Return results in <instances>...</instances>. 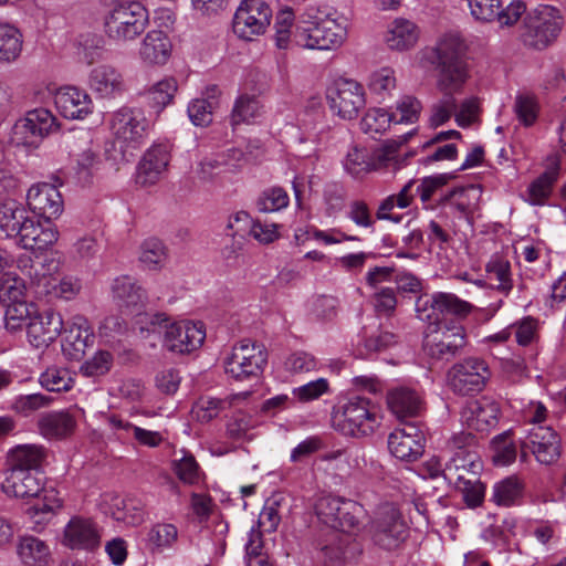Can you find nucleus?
<instances>
[{"label":"nucleus","instance_id":"1","mask_svg":"<svg viewBox=\"0 0 566 566\" xmlns=\"http://www.w3.org/2000/svg\"><path fill=\"white\" fill-rule=\"evenodd\" d=\"M434 51L440 70L439 87L443 96L432 105L429 123L432 127H438L455 115L458 105L453 93L467 81L468 70L464 60L465 44L459 35L446 34Z\"/></svg>","mask_w":566,"mask_h":566},{"label":"nucleus","instance_id":"2","mask_svg":"<svg viewBox=\"0 0 566 566\" xmlns=\"http://www.w3.org/2000/svg\"><path fill=\"white\" fill-rule=\"evenodd\" d=\"M146 321L147 326L140 327L153 333L164 331V346L174 353L186 354L199 348L206 332L201 322H170L165 313L139 315L138 323Z\"/></svg>","mask_w":566,"mask_h":566},{"label":"nucleus","instance_id":"3","mask_svg":"<svg viewBox=\"0 0 566 566\" xmlns=\"http://www.w3.org/2000/svg\"><path fill=\"white\" fill-rule=\"evenodd\" d=\"M106 8L104 27L106 34L120 42L139 36L148 25V11L135 0H104Z\"/></svg>","mask_w":566,"mask_h":566},{"label":"nucleus","instance_id":"4","mask_svg":"<svg viewBox=\"0 0 566 566\" xmlns=\"http://www.w3.org/2000/svg\"><path fill=\"white\" fill-rule=\"evenodd\" d=\"M314 509L318 521L332 530L354 537L363 530L366 512L355 501L323 495L317 499Z\"/></svg>","mask_w":566,"mask_h":566},{"label":"nucleus","instance_id":"5","mask_svg":"<svg viewBox=\"0 0 566 566\" xmlns=\"http://www.w3.org/2000/svg\"><path fill=\"white\" fill-rule=\"evenodd\" d=\"M334 420L337 430L355 438L373 434L380 424L378 407L360 396L348 399L336 412Z\"/></svg>","mask_w":566,"mask_h":566},{"label":"nucleus","instance_id":"6","mask_svg":"<svg viewBox=\"0 0 566 566\" xmlns=\"http://www.w3.org/2000/svg\"><path fill=\"white\" fill-rule=\"evenodd\" d=\"M468 344L465 328L457 321L429 324L423 337V352L436 360H451Z\"/></svg>","mask_w":566,"mask_h":566},{"label":"nucleus","instance_id":"7","mask_svg":"<svg viewBox=\"0 0 566 566\" xmlns=\"http://www.w3.org/2000/svg\"><path fill=\"white\" fill-rule=\"evenodd\" d=\"M268 364V350L256 340L244 338L233 345L224 359V369L235 380L258 378Z\"/></svg>","mask_w":566,"mask_h":566},{"label":"nucleus","instance_id":"8","mask_svg":"<svg viewBox=\"0 0 566 566\" xmlns=\"http://www.w3.org/2000/svg\"><path fill=\"white\" fill-rule=\"evenodd\" d=\"M473 305L459 298L455 294L436 292L420 295L416 301L417 317L429 324L449 323L448 317L465 318Z\"/></svg>","mask_w":566,"mask_h":566},{"label":"nucleus","instance_id":"9","mask_svg":"<svg viewBox=\"0 0 566 566\" xmlns=\"http://www.w3.org/2000/svg\"><path fill=\"white\" fill-rule=\"evenodd\" d=\"M108 126L114 142L126 151L137 149L145 140L149 123L139 108L122 107L114 112L108 119Z\"/></svg>","mask_w":566,"mask_h":566},{"label":"nucleus","instance_id":"10","mask_svg":"<svg viewBox=\"0 0 566 566\" xmlns=\"http://www.w3.org/2000/svg\"><path fill=\"white\" fill-rule=\"evenodd\" d=\"M373 543L386 551L399 548L409 536V528L401 513L391 504L381 506L369 524Z\"/></svg>","mask_w":566,"mask_h":566},{"label":"nucleus","instance_id":"11","mask_svg":"<svg viewBox=\"0 0 566 566\" xmlns=\"http://www.w3.org/2000/svg\"><path fill=\"white\" fill-rule=\"evenodd\" d=\"M306 29L298 30L295 34V43L305 49L334 50L339 48L347 35L344 21L326 14L324 18L315 17V20Z\"/></svg>","mask_w":566,"mask_h":566},{"label":"nucleus","instance_id":"12","mask_svg":"<svg viewBox=\"0 0 566 566\" xmlns=\"http://www.w3.org/2000/svg\"><path fill=\"white\" fill-rule=\"evenodd\" d=\"M563 28V17L554 7H544L524 21L521 38L525 45L543 50L557 39Z\"/></svg>","mask_w":566,"mask_h":566},{"label":"nucleus","instance_id":"13","mask_svg":"<svg viewBox=\"0 0 566 566\" xmlns=\"http://www.w3.org/2000/svg\"><path fill=\"white\" fill-rule=\"evenodd\" d=\"M491 378L488 363L479 357H468L454 364L448 373L450 388L458 395L480 392Z\"/></svg>","mask_w":566,"mask_h":566},{"label":"nucleus","instance_id":"14","mask_svg":"<svg viewBox=\"0 0 566 566\" xmlns=\"http://www.w3.org/2000/svg\"><path fill=\"white\" fill-rule=\"evenodd\" d=\"M532 453L541 464L551 465L560 457V439L548 426L535 424L521 440V458Z\"/></svg>","mask_w":566,"mask_h":566},{"label":"nucleus","instance_id":"15","mask_svg":"<svg viewBox=\"0 0 566 566\" xmlns=\"http://www.w3.org/2000/svg\"><path fill=\"white\" fill-rule=\"evenodd\" d=\"M331 109L344 119L356 118L365 107L364 87L354 80L339 78L327 90Z\"/></svg>","mask_w":566,"mask_h":566},{"label":"nucleus","instance_id":"16","mask_svg":"<svg viewBox=\"0 0 566 566\" xmlns=\"http://www.w3.org/2000/svg\"><path fill=\"white\" fill-rule=\"evenodd\" d=\"M272 11L263 0H244L233 18V32L243 40L263 34L270 24Z\"/></svg>","mask_w":566,"mask_h":566},{"label":"nucleus","instance_id":"17","mask_svg":"<svg viewBox=\"0 0 566 566\" xmlns=\"http://www.w3.org/2000/svg\"><path fill=\"white\" fill-rule=\"evenodd\" d=\"M59 129L56 117L46 108H35L17 122L13 135L19 144L33 145Z\"/></svg>","mask_w":566,"mask_h":566},{"label":"nucleus","instance_id":"18","mask_svg":"<svg viewBox=\"0 0 566 566\" xmlns=\"http://www.w3.org/2000/svg\"><path fill=\"white\" fill-rule=\"evenodd\" d=\"M102 542V530L90 517L73 516L63 532V545L77 551L95 552Z\"/></svg>","mask_w":566,"mask_h":566},{"label":"nucleus","instance_id":"19","mask_svg":"<svg viewBox=\"0 0 566 566\" xmlns=\"http://www.w3.org/2000/svg\"><path fill=\"white\" fill-rule=\"evenodd\" d=\"M388 449L401 461H417L424 452V436L415 424L407 423L389 434Z\"/></svg>","mask_w":566,"mask_h":566},{"label":"nucleus","instance_id":"20","mask_svg":"<svg viewBox=\"0 0 566 566\" xmlns=\"http://www.w3.org/2000/svg\"><path fill=\"white\" fill-rule=\"evenodd\" d=\"M27 203L31 211L46 221L56 219L63 211V200L57 188L48 182L33 185L27 193Z\"/></svg>","mask_w":566,"mask_h":566},{"label":"nucleus","instance_id":"21","mask_svg":"<svg viewBox=\"0 0 566 566\" xmlns=\"http://www.w3.org/2000/svg\"><path fill=\"white\" fill-rule=\"evenodd\" d=\"M64 323L60 313L46 310L30 317L27 325L29 342L36 348L46 347L61 334Z\"/></svg>","mask_w":566,"mask_h":566},{"label":"nucleus","instance_id":"22","mask_svg":"<svg viewBox=\"0 0 566 566\" xmlns=\"http://www.w3.org/2000/svg\"><path fill=\"white\" fill-rule=\"evenodd\" d=\"M59 113L67 119H83L93 111V102L86 91L75 86H63L54 94Z\"/></svg>","mask_w":566,"mask_h":566},{"label":"nucleus","instance_id":"23","mask_svg":"<svg viewBox=\"0 0 566 566\" xmlns=\"http://www.w3.org/2000/svg\"><path fill=\"white\" fill-rule=\"evenodd\" d=\"M57 237V230L49 221L42 223L27 216V221L23 222L15 239L25 250L42 251L54 244Z\"/></svg>","mask_w":566,"mask_h":566},{"label":"nucleus","instance_id":"24","mask_svg":"<svg viewBox=\"0 0 566 566\" xmlns=\"http://www.w3.org/2000/svg\"><path fill=\"white\" fill-rule=\"evenodd\" d=\"M499 416V403L489 397L470 401L462 411V419L468 427L481 432L495 427Z\"/></svg>","mask_w":566,"mask_h":566},{"label":"nucleus","instance_id":"25","mask_svg":"<svg viewBox=\"0 0 566 566\" xmlns=\"http://www.w3.org/2000/svg\"><path fill=\"white\" fill-rule=\"evenodd\" d=\"M32 499H34V502L25 510V514L33 523L32 530L40 532L60 512L62 500L55 490L43 489L39 495Z\"/></svg>","mask_w":566,"mask_h":566},{"label":"nucleus","instance_id":"26","mask_svg":"<svg viewBox=\"0 0 566 566\" xmlns=\"http://www.w3.org/2000/svg\"><path fill=\"white\" fill-rule=\"evenodd\" d=\"M88 85L101 97H114L125 91L123 74L111 64H101L92 69Z\"/></svg>","mask_w":566,"mask_h":566},{"label":"nucleus","instance_id":"27","mask_svg":"<svg viewBox=\"0 0 566 566\" xmlns=\"http://www.w3.org/2000/svg\"><path fill=\"white\" fill-rule=\"evenodd\" d=\"M112 295L118 306L132 311L142 310L148 301L145 289L129 275H120L113 281Z\"/></svg>","mask_w":566,"mask_h":566},{"label":"nucleus","instance_id":"28","mask_svg":"<svg viewBox=\"0 0 566 566\" xmlns=\"http://www.w3.org/2000/svg\"><path fill=\"white\" fill-rule=\"evenodd\" d=\"M170 160L167 145H154L138 165L137 180L143 186L154 185L166 170Z\"/></svg>","mask_w":566,"mask_h":566},{"label":"nucleus","instance_id":"29","mask_svg":"<svg viewBox=\"0 0 566 566\" xmlns=\"http://www.w3.org/2000/svg\"><path fill=\"white\" fill-rule=\"evenodd\" d=\"M243 161V153L240 149L231 148L201 160L198 175L200 179L207 181L220 174L237 171L242 167Z\"/></svg>","mask_w":566,"mask_h":566},{"label":"nucleus","instance_id":"30","mask_svg":"<svg viewBox=\"0 0 566 566\" xmlns=\"http://www.w3.org/2000/svg\"><path fill=\"white\" fill-rule=\"evenodd\" d=\"M92 342L93 332L88 321L82 315L73 316L64 328L63 349L72 350L70 355L78 358Z\"/></svg>","mask_w":566,"mask_h":566},{"label":"nucleus","instance_id":"31","mask_svg":"<svg viewBox=\"0 0 566 566\" xmlns=\"http://www.w3.org/2000/svg\"><path fill=\"white\" fill-rule=\"evenodd\" d=\"M42 482L36 473L23 470H8L2 490L9 496L31 499L42 491Z\"/></svg>","mask_w":566,"mask_h":566},{"label":"nucleus","instance_id":"32","mask_svg":"<svg viewBox=\"0 0 566 566\" xmlns=\"http://www.w3.org/2000/svg\"><path fill=\"white\" fill-rule=\"evenodd\" d=\"M387 405L390 411L400 420L418 417L423 402L420 395L409 387H396L387 394Z\"/></svg>","mask_w":566,"mask_h":566},{"label":"nucleus","instance_id":"33","mask_svg":"<svg viewBox=\"0 0 566 566\" xmlns=\"http://www.w3.org/2000/svg\"><path fill=\"white\" fill-rule=\"evenodd\" d=\"M76 427L75 418L67 411H51L40 416L38 429L49 440H60L71 436Z\"/></svg>","mask_w":566,"mask_h":566},{"label":"nucleus","instance_id":"34","mask_svg":"<svg viewBox=\"0 0 566 566\" xmlns=\"http://www.w3.org/2000/svg\"><path fill=\"white\" fill-rule=\"evenodd\" d=\"M559 176V160L552 157L545 171L528 186L524 196L525 201L532 206H543L553 191V186Z\"/></svg>","mask_w":566,"mask_h":566},{"label":"nucleus","instance_id":"35","mask_svg":"<svg viewBox=\"0 0 566 566\" xmlns=\"http://www.w3.org/2000/svg\"><path fill=\"white\" fill-rule=\"evenodd\" d=\"M46 458V449L41 444H19L7 455L8 470H23L36 473Z\"/></svg>","mask_w":566,"mask_h":566},{"label":"nucleus","instance_id":"36","mask_svg":"<svg viewBox=\"0 0 566 566\" xmlns=\"http://www.w3.org/2000/svg\"><path fill=\"white\" fill-rule=\"evenodd\" d=\"M17 554L23 566H49L52 562L48 543L33 535H23L19 538Z\"/></svg>","mask_w":566,"mask_h":566},{"label":"nucleus","instance_id":"37","mask_svg":"<svg viewBox=\"0 0 566 566\" xmlns=\"http://www.w3.org/2000/svg\"><path fill=\"white\" fill-rule=\"evenodd\" d=\"M171 48V42L165 32L151 30L142 42L139 55L147 64L163 65L168 61Z\"/></svg>","mask_w":566,"mask_h":566},{"label":"nucleus","instance_id":"38","mask_svg":"<svg viewBox=\"0 0 566 566\" xmlns=\"http://www.w3.org/2000/svg\"><path fill=\"white\" fill-rule=\"evenodd\" d=\"M27 216L25 209L17 201H0V237L17 238Z\"/></svg>","mask_w":566,"mask_h":566},{"label":"nucleus","instance_id":"39","mask_svg":"<svg viewBox=\"0 0 566 566\" xmlns=\"http://www.w3.org/2000/svg\"><path fill=\"white\" fill-rule=\"evenodd\" d=\"M418 36V28L413 22L396 19L387 31L386 43L392 50L403 51L412 48Z\"/></svg>","mask_w":566,"mask_h":566},{"label":"nucleus","instance_id":"40","mask_svg":"<svg viewBox=\"0 0 566 566\" xmlns=\"http://www.w3.org/2000/svg\"><path fill=\"white\" fill-rule=\"evenodd\" d=\"M23 39L20 31L11 24L0 23V62L12 63L22 52Z\"/></svg>","mask_w":566,"mask_h":566},{"label":"nucleus","instance_id":"41","mask_svg":"<svg viewBox=\"0 0 566 566\" xmlns=\"http://www.w3.org/2000/svg\"><path fill=\"white\" fill-rule=\"evenodd\" d=\"M480 197V187L471 185L451 190L440 198L439 203L450 202L460 213L468 216L476 208Z\"/></svg>","mask_w":566,"mask_h":566},{"label":"nucleus","instance_id":"42","mask_svg":"<svg viewBox=\"0 0 566 566\" xmlns=\"http://www.w3.org/2000/svg\"><path fill=\"white\" fill-rule=\"evenodd\" d=\"M488 276L492 281H496V290L509 294L513 289V280L511 273V264L501 255H493L485 265Z\"/></svg>","mask_w":566,"mask_h":566},{"label":"nucleus","instance_id":"43","mask_svg":"<svg viewBox=\"0 0 566 566\" xmlns=\"http://www.w3.org/2000/svg\"><path fill=\"white\" fill-rule=\"evenodd\" d=\"M523 489L516 476H509L494 484L492 501L499 506L514 505L522 497Z\"/></svg>","mask_w":566,"mask_h":566},{"label":"nucleus","instance_id":"44","mask_svg":"<svg viewBox=\"0 0 566 566\" xmlns=\"http://www.w3.org/2000/svg\"><path fill=\"white\" fill-rule=\"evenodd\" d=\"M40 385L48 391H69L74 385L72 373L64 367H48L39 377Z\"/></svg>","mask_w":566,"mask_h":566},{"label":"nucleus","instance_id":"45","mask_svg":"<svg viewBox=\"0 0 566 566\" xmlns=\"http://www.w3.org/2000/svg\"><path fill=\"white\" fill-rule=\"evenodd\" d=\"M178 539V530L170 523H157L147 533V545L153 552L171 548Z\"/></svg>","mask_w":566,"mask_h":566},{"label":"nucleus","instance_id":"46","mask_svg":"<svg viewBox=\"0 0 566 566\" xmlns=\"http://www.w3.org/2000/svg\"><path fill=\"white\" fill-rule=\"evenodd\" d=\"M180 459H174L171 470L184 484L195 485L201 481L203 475L195 457L187 451H182Z\"/></svg>","mask_w":566,"mask_h":566},{"label":"nucleus","instance_id":"47","mask_svg":"<svg viewBox=\"0 0 566 566\" xmlns=\"http://www.w3.org/2000/svg\"><path fill=\"white\" fill-rule=\"evenodd\" d=\"M400 146L401 142L387 140L377 148L370 158L373 163V170L389 167H394L395 169L400 168L405 163V158H401L399 155Z\"/></svg>","mask_w":566,"mask_h":566},{"label":"nucleus","instance_id":"48","mask_svg":"<svg viewBox=\"0 0 566 566\" xmlns=\"http://www.w3.org/2000/svg\"><path fill=\"white\" fill-rule=\"evenodd\" d=\"M18 266L32 281L40 284L46 276L59 271V261L54 258H48L43 262H33L30 258L24 256L18 260Z\"/></svg>","mask_w":566,"mask_h":566},{"label":"nucleus","instance_id":"49","mask_svg":"<svg viewBox=\"0 0 566 566\" xmlns=\"http://www.w3.org/2000/svg\"><path fill=\"white\" fill-rule=\"evenodd\" d=\"M261 114V105L254 95L242 94L240 95L233 106L231 114L232 125L241 123H250Z\"/></svg>","mask_w":566,"mask_h":566},{"label":"nucleus","instance_id":"50","mask_svg":"<svg viewBox=\"0 0 566 566\" xmlns=\"http://www.w3.org/2000/svg\"><path fill=\"white\" fill-rule=\"evenodd\" d=\"M392 122L390 113L382 108H370L360 120V128L373 138L385 133Z\"/></svg>","mask_w":566,"mask_h":566},{"label":"nucleus","instance_id":"51","mask_svg":"<svg viewBox=\"0 0 566 566\" xmlns=\"http://www.w3.org/2000/svg\"><path fill=\"white\" fill-rule=\"evenodd\" d=\"M290 197L281 187H271L260 193L256 199V208L260 212H275L289 206Z\"/></svg>","mask_w":566,"mask_h":566},{"label":"nucleus","instance_id":"52","mask_svg":"<svg viewBox=\"0 0 566 566\" xmlns=\"http://www.w3.org/2000/svg\"><path fill=\"white\" fill-rule=\"evenodd\" d=\"M422 105L419 99L413 96H402L396 103L395 111L390 113L395 124H413L418 120Z\"/></svg>","mask_w":566,"mask_h":566},{"label":"nucleus","instance_id":"53","mask_svg":"<svg viewBox=\"0 0 566 566\" xmlns=\"http://www.w3.org/2000/svg\"><path fill=\"white\" fill-rule=\"evenodd\" d=\"M228 406L229 402L226 400L201 397L193 405L191 413L196 420L206 423L217 418Z\"/></svg>","mask_w":566,"mask_h":566},{"label":"nucleus","instance_id":"54","mask_svg":"<svg viewBox=\"0 0 566 566\" xmlns=\"http://www.w3.org/2000/svg\"><path fill=\"white\" fill-rule=\"evenodd\" d=\"M284 369L292 375L306 374L319 368L318 359L311 353L296 350L284 360Z\"/></svg>","mask_w":566,"mask_h":566},{"label":"nucleus","instance_id":"55","mask_svg":"<svg viewBox=\"0 0 566 566\" xmlns=\"http://www.w3.org/2000/svg\"><path fill=\"white\" fill-rule=\"evenodd\" d=\"M166 260V249L158 239H147L140 245L139 261L149 270L163 266Z\"/></svg>","mask_w":566,"mask_h":566},{"label":"nucleus","instance_id":"56","mask_svg":"<svg viewBox=\"0 0 566 566\" xmlns=\"http://www.w3.org/2000/svg\"><path fill=\"white\" fill-rule=\"evenodd\" d=\"M52 398L43 394L20 395L14 398L11 409L23 417L46 408L51 405Z\"/></svg>","mask_w":566,"mask_h":566},{"label":"nucleus","instance_id":"57","mask_svg":"<svg viewBox=\"0 0 566 566\" xmlns=\"http://www.w3.org/2000/svg\"><path fill=\"white\" fill-rule=\"evenodd\" d=\"M454 488L462 494L468 507L475 509L483 504L485 485L480 481V478L467 481L463 478H458V485Z\"/></svg>","mask_w":566,"mask_h":566},{"label":"nucleus","instance_id":"58","mask_svg":"<svg viewBox=\"0 0 566 566\" xmlns=\"http://www.w3.org/2000/svg\"><path fill=\"white\" fill-rule=\"evenodd\" d=\"M492 448L494 452L492 458L496 465L505 467L515 461L516 447L509 431L496 436L492 440Z\"/></svg>","mask_w":566,"mask_h":566},{"label":"nucleus","instance_id":"59","mask_svg":"<svg viewBox=\"0 0 566 566\" xmlns=\"http://www.w3.org/2000/svg\"><path fill=\"white\" fill-rule=\"evenodd\" d=\"M539 112L537 99L533 95H517L514 102V113L521 124L530 127L535 124Z\"/></svg>","mask_w":566,"mask_h":566},{"label":"nucleus","instance_id":"60","mask_svg":"<svg viewBox=\"0 0 566 566\" xmlns=\"http://www.w3.org/2000/svg\"><path fill=\"white\" fill-rule=\"evenodd\" d=\"M448 177L446 175H436L416 180V193L426 209H432L431 200L433 196L447 185Z\"/></svg>","mask_w":566,"mask_h":566},{"label":"nucleus","instance_id":"61","mask_svg":"<svg viewBox=\"0 0 566 566\" xmlns=\"http://www.w3.org/2000/svg\"><path fill=\"white\" fill-rule=\"evenodd\" d=\"M24 282L13 273H4L0 277V301L9 304L19 302L24 295Z\"/></svg>","mask_w":566,"mask_h":566},{"label":"nucleus","instance_id":"62","mask_svg":"<svg viewBox=\"0 0 566 566\" xmlns=\"http://www.w3.org/2000/svg\"><path fill=\"white\" fill-rule=\"evenodd\" d=\"M339 302L332 295H318L310 304V314L317 321H332L337 316Z\"/></svg>","mask_w":566,"mask_h":566},{"label":"nucleus","instance_id":"63","mask_svg":"<svg viewBox=\"0 0 566 566\" xmlns=\"http://www.w3.org/2000/svg\"><path fill=\"white\" fill-rule=\"evenodd\" d=\"M344 167L352 176L359 177L373 170V163L366 150L354 147L347 153Z\"/></svg>","mask_w":566,"mask_h":566},{"label":"nucleus","instance_id":"64","mask_svg":"<svg viewBox=\"0 0 566 566\" xmlns=\"http://www.w3.org/2000/svg\"><path fill=\"white\" fill-rule=\"evenodd\" d=\"M176 91L177 82L175 78L169 77L156 83L149 90L148 96L154 106L161 109L172 101Z\"/></svg>","mask_w":566,"mask_h":566}]
</instances>
